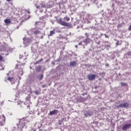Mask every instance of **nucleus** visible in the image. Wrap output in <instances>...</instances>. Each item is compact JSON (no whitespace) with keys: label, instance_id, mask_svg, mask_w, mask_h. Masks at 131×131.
Returning a JSON list of instances; mask_svg holds the SVG:
<instances>
[{"label":"nucleus","instance_id":"obj_16","mask_svg":"<svg viewBox=\"0 0 131 131\" xmlns=\"http://www.w3.org/2000/svg\"><path fill=\"white\" fill-rule=\"evenodd\" d=\"M64 20H65L66 21H69L70 20V18L68 17H64Z\"/></svg>","mask_w":131,"mask_h":131},{"label":"nucleus","instance_id":"obj_30","mask_svg":"<svg viewBox=\"0 0 131 131\" xmlns=\"http://www.w3.org/2000/svg\"><path fill=\"white\" fill-rule=\"evenodd\" d=\"M43 88H45L46 87V85H43V86H42Z\"/></svg>","mask_w":131,"mask_h":131},{"label":"nucleus","instance_id":"obj_1","mask_svg":"<svg viewBox=\"0 0 131 131\" xmlns=\"http://www.w3.org/2000/svg\"><path fill=\"white\" fill-rule=\"evenodd\" d=\"M23 43L25 45V47H28L30 43L32 42V38L25 37L23 38Z\"/></svg>","mask_w":131,"mask_h":131},{"label":"nucleus","instance_id":"obj_9","mask_svg":"<svg viewBox=\"0 0 131 131\" xmlns=\"http://www.w3.org/2000/svg\"><path fill=\"white\" fill-rule=\"evenodd\" d=\"M128 104L127 103H121L119 105V107H127Z\"/></svg>","mask_w":131,"mask_h":131},{"label":"nucleus","instance_id":"obj_25","mask_svg":"<svg viewBox=\"0 0 131 131\" xmlns=\"http://www.w3.org/2000/svg\"><path fill=\"white\" fill-rule=\"evenodd\" d=\"M26 19H29V16L27 17Z\"/></svg>","mask_w":131,"mask_h":131},{"label":"nucleus","instance_id":"obj_23","mask_svg":"<svg viewBox=\"0 0 131 131\" xmlns=\"http://www.w3.org/2000/svg\"><path fill=\"white\" fill-rule=\"evenodd\" d=\"M3 60V57L2 56H0V61Z\"/></svg>","mask_w":131,"mask_h":131},{"label":"nucleus","instance_id":"obj_13","mask_svg":"<svg viewBox=\"0 0 131 131\" xmlns=\"http://www.w3.org/2000/svg\"><path fill=\"white\" fill-rule=\"evenodd\" d=\"M70 65V66H75L76 65V62L75 61H72Z\"/></svg>","mask_w":131,"mask_h":131},{"label":"nucleus","instance_id":"obj_6","mask_svg":"<svg viewBox=\"0 0 131 131\" xmlns=\"http://www.w3.org/2000/svg\"><path fill=\"white\" fill-rule=\"evenodd\" d=\"M96 76L94 74H91L88 76V79L89 80H93L95 78Z\"/></svg>","mask_w":131,"mask_h":131},{"label":"nucleus","instance_id":"obj_15","mask_svg":"<svg viewBox=\"0 0 131 131\" xmlns=\"http://www.w3.org/2000/svg\"><path fill=\"white\" fill-rule=\"evenodd\" d=\"M38 79H39L40 80H41V79H42V78H43V75L41 74V75H39V76H38Z\"/></svg>","mask_w":131,"mask_h":131},{"label":"nucleus","instance_id":"obj_14","mask_svg":"<svg viewBox=\"0 0 131 131\" xmlns=\"http://www.w3.org/2000/svg\"><path fill=\"white\" fill-rule=\"evenodd\" d=\"M57 112V111L54 110L50 112V115H54V114H56V113Z\"/></svg>","mask_w":131,"mask_h":131},{"label":"nucleus","instance_id":"obj_24","mask_svg":"<svg viewBox=\"0 0 131 131\" xmlns=\"http://www.w3.org/2000/svg\"><path fill=\"white\" fill-rule=\"evenodd\" d=\"M7 2H11L12 0H6Z\"/></svg>","mask_w":131,"mask_h":131},{"label":"nucleus","instance_id":"obj_34","mask_svg":"<svg viewBox=\"0 0 131 131\" xmlns=\"http://www.w3.org/2000/svg\"><path fill=\"white\" fill-rule=\"evenodd\" d=\"M109 48H110V46H108Z\"/></svg>","mask_w":131,"mask_h":131},{"label":"nucleus","instance_id":"obj_3","mask_svg":"<svg viewBox=\"0 0 131 131\" xmlns=\"http://www.w3.org/2000/svg\"><path fill=\"white\" fill-rule=\"evenodd\" d=\"M59 24H60V25H62V26H67V27H69L71 26V25L70 23H66L64 21H62V20H58Z\"/></svg>","mask_w":131,"mask_h":131},{"label":"nucleus","instance_id":"obj_11","mask_svg":"<svg viewBox=\"0 0 131 131\" xmlns=\"http://www.w3.org/2000/svg\"><path fill=\"white\" fill-rule=\"evenodd\" d=\"M34 34H35L36 35H37L38 34H40V31L37 30H35L34 31Z\"/></svg>","mask_w":131,"mask_h":131},{"label":"nucleus","instance_id":"obj_27","mask_svg":"<svg viewBox=\"0 0 131 131\" xmlns=\"http://www.w3.org/2000/svg\"><path fill=\"white\" fill-rule=\"evenodd\" d=\"M85 35H87V36H88V33H85Z\"/></svg>","mask_w":131,"mask_h":131},{"label":"nucleus","instance_id":"obj_20","mask_svg":"<svg viewBox=\"0 0 131 131\" xmlns=\"http://www.w3.org/2000/svg\"><path fill=\"white\" fill-rule=\"evenodd\" d=\"M22 103V102L18 101H17V105H20V104H21Z\"/></svg>","mask_w":131,"mask_h":131},{"label":"nucleus","instance_id":"obj_26","mask_svg":"<svg viewBox=\"0 0 131 131\" xmlns=\"http://www.w3.org/2000/svg\"><path fill=\"white\" fill-rule=\"evenodd\" d=\"M87 16H89V17H90V14H87Z\"/></svg>","mask_w":131,"mask_h":131},{"label":"nucleus","instance_id":"obj_21","mask_svg":"<svg viewBox=\"0 0 131 131\" xmlns=\"http://www.w3.org/2000/svg\"><path fill=\"white\" fill-rule=\"evenodd\" d=\"M128 29L130 31H131V25L129 26Z\"/></svg>","mask_w":131,"mask_h":131},{"label":"nucleus","instance_id":"obj_2","mask_svg":"<svg viewBox=\"0 0 131 131\" xmlns=\"http://www.w3.org/2000/svg\"><path fill=\"white\" fill-rule=\"evenodd\" d=\"M26 121L24 119L19 120V122L17 125L18 128H23L25 126Z\"/></svg>","mask_w":131,"mask_h":131},{"label":"nucleus","instance_id":"obj_18","mask_svg":"<svg viewBox=\"0 0 131 131\" xmlns=\"http://www.w3.org/2000/svg\"><path fill=\"white\" fill-rule=\"evenodd\" d=\"M88 41H90V39H86L84 40V42H88Z\"/></svg>","mask_w":131,"mask_h":131},{"label":"nucleus","instance_id":"obj_19","mask_svg":"<svg viewBox=\"0 0 131 131\" xmlns=\"http://www.w3.org/2000/svg\"><path fill=\"white\" fill-rule=\"evenodd\" d=\"M121 84L122 86H124V85H126V83H121Z\"/></svg>","mask_w":131,"mask_h":131},{"label":"nucleus","instance_id":"obj_31","mask_svg":"<svg viewBox=\"0 0 131 131\" xmlns=\"http://www.w3.org/2000/svg\"><path fill=\"white\" fill-rule=\"evenodd\" d=\"M79 45H81V42L79 43Z\"/></svg>","mask_w":131,"mask_h":131},{"label":"nucleus","instance_id":"obj_28","mask_svg":"<svg viewBox=\"0 0 131 131\" xmlns=\"http://www.w3.org/2000/svg\"><path fill=\"white\" fill-rule=\"evenodd\" d=\"M105 37H108V36L106 35H105Z\"/></svg>","mask_w":131,"mask_h":131},{"label":"nucleus","instance_id":"obj_7","mask_svg":"<svg viewBox=\"0 0 131 131\" xmlns=\"http://www.w3.org/2000/svg\"><path fill=\"white\" fill-rule=\"evenodd\" d=\"M7 80H9V81H10L12 84H13V83H15V81H16V79H15L14 78L9 77L8 78Z\"/></svg>","mask_w":131,"mask_h":131},{"label":"nucleus","instance_id":"obj_29","mask_svg":"<svg viewBox=\"0 0 131 131\" xmlns=\"http://www.w3.org/2000/svg\"><path fill=\"white\" fill-rule=\"evenodd\" d=\"M23 70H21V73H23Z\"/></svg>","mask_w":131,"mask_h":131},{"label":"nucleus","instance_id":"obj_32","mask_svg":"<svg viewBox=\"0 0 131 131\" xmlns=\"http://www.w3.org/2000/svg\"><path fill=\"white\" fill-rule=\"evenodd\" d=\"M76 48H77V46H75Z\"/></svg>","mask_w":131,"mask_h":131},{"label":"nucleus","instance_id":"obj_4","mask_svg":"<svg viewBox=\"0 0 131 131\" xmlns=\"http://www.w3.org/2000/svg\"><path fill=\"white\" fill-rule=\"evenodd\" d=\"M35 24L36 26H40V27H45L46 26V23L41 21H37L36 22Z\"/></svg>","mask_w":131,"mask_h":131},{"label":"nucleus","instance_id":"obj_22","mask_svg":"<svg viewBox=\"0 0 131 131\" xmlns=\"http://www.w3.org/2000/svg\"><path fill=\"white\" fill-rule=\"evenodd\" d=\"M4 123H5V122L4 121H3V123H1L0 125H4Z\"/></svg>","mask_w":131,"mask_h":131},{"label":"nucleus","instance_id":"obj_12","mask_svg":"<svg viewBox=\"0 0 131 131\" xmlns=\"http://www.w3.org/2000/svg\"><path fill=\"white\" fill-rule=\"evenodd\" d=\"M55 30L51 31L50 33L48 36H52L53 35H54V34H55Z\"/></svg>","mask_w":131,"mask_h":131},{"label":"nucleus","instance_id":"obj_17","mask_svg":"<svg viewBox=\"0 0 131 131\" xmlns=\"http://www.w3.org/2000/svg\"><path fill=\"white\" fill-rule=\"evenodd\" d=\"M25 12L28 13V14H30V11H29V10H25Z\"/></svg>","mask_w":131,"mask_h":131},{"label":"nucleus","instance_id":"obj_10","mask_svg":"<svg viewBox=\"0 0 131 131\" xmlns=\"http://www.w3.org/2000/svg\"><path fill=\"white\" fill-rule=\"evenodd\" d=\"M4 22L6 24H10L12 21L10 19H6L4 20Z\"/></svg>","mask_w":131,"mask_h":131},{"label":"nucleus","instance_id":"obj_5","mask_svg":"<svg viewBox=\"0 0 131 131\" xmlns=\"http://www.w3.org/2000/svg\"><path fill=\"white\" fill-rule=\"evenodd\" d=\"M84 115L86 117H90V116H92V115H93V112H91V111L86 112L84 114Z\"/></svg>","mask_w":131,"mask_h":131},{"label":"nucleus","instance_id":"obj_8","mask_svg":"<svg viewBox=\"0 0 131 131\" xmlns=\"http://www.w3.org/2000/svg\"><path fill=\"white\" fill-rule=\"evenodd\" d=\"M129 126H130V124H126L125 125L123 126V129L124 130H126V129H127V128H129Z\"/></svg>","mask_w":131,"mask_h":131},{"label":"nucleus","instance_id":"obj_33","mask_svg":"<svg viewBox=\"0 0 131 131\" xmlns=\"http://www.w3.org/2000/svg\"><path fill=\"white\" fill-rule=\"evenodd\" d=\"M5 81H7V79H5Z\"/></svg>","mask_w":131,"mask_h":131}]
</instances>
